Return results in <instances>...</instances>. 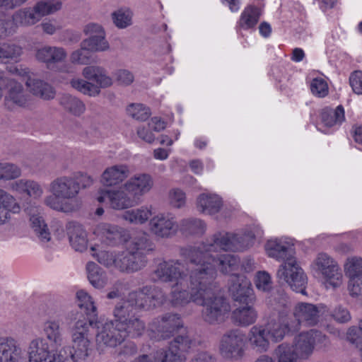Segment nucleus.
Here are the masks:
<instances>
[{
	"label": "nucleus",
	"mask_w": 362,
	"mask_h": 362,
	"mask_svg": "<svg viewBox=\"0 0 362 362\" xmlns=\"http://www.w3.org/2000/svg\"><path fill=\"white\" fill-rule=\"evenodd\" d=\"M255 233L252 230L243 233H233L218 231L196 245H187L180 249L182 258L192 263H199L207 256L220 251H242L252 246Z\"/></svg>",
	"instance_id": "nucleus-1"
},
{
	"label": "nucleus",
	"mask_w": 362,
	"mask_h": 362,
	"mask_svg": "<svg viewBox=\"0 0 362 362\" xmlns=\"http://www.w3.org/2000/svg\"><path fill=\"white\" fill-rule=\"evenodd\" d=\"M265 250L269 257L284 261L277 271V278L286 282L293 291L305 294L307 277L294 257L293 245L282 239H272L267 242Z\"/></svg>",
	"instance_id": "nucleus-2"
},
{
	"label": "nucleus",
	"mask_w": 362,
	"mask_h": 362,
	"mask_svg": "<svg viewBox=\"0 0 362 362\" xmlns=\"http://www.w3.org/2000/svg\"><path fill=\"white\" fill-rule=\"evenodd\" d=\"M270 312L269 320L264 326L270 341L278 343L286 334L298 331V322L291 323L287 317L288 298L283 291L272 293L267 300Z\"/></svg>",
	"instance_id": "nucleus-3"
},
{
	"label": "nucleus",
	"mask_w": 362,
	"mask_h": 362,
	"mask_svg": "<svg viewBox=\"0 0 362 362\" xmlns=\"http://www.w3.org/2000/svg\"><path fill=\"white\" fill-rule=\"evenodd\" d=\"M67 320L74 322L71 328L72 347L61 349L57 354L50 356L43 362H81L88 356L90 341L87 333L90 322L80 314H68Z\"/></svg>",
	"instance_id": "nucleus-4"
},
{
	"label": "nucleus",
	"mask_w": 362,
	"mask_h": 362,
	"mask_svg": "<svg viewBox=\"0 0 362 362\" xmlns=\"http://www.w3.org/2000/svg\"><path fill=\"white\" fill-rule=\"evenodd\" d=\"M200 298L196 305L203 307L201 316L204 322L216 325L223 322L228 317L230 305L227 299L221 294L218 284L205 285Z\"/></svg>",
	"instance_id": "nucleus-5"
},
{
	"label": "nucleus",
	"mask_w": 362,
	"mask_h": 362,
	"mask_svg": "<svg viewBox=\"0 0 362 362\" xmlns=\"http://www.w3.org/2000/svg\"><path fill=\"white\" fill-rule=\"evenodd\" d=\"M50 195L45 198V204L53 210L69 213L76 209L74 202L78 197V185L72 177L63 175L49 184Z\"/></svg>",
	"instance_id": "nucleus-6"
},
{
	"label": "nucleus",
	"mask_w": 362,
	"mask_h": 362,
	"mask_svg": "<svg viewBox=\"0 0 362 362\" xmlns=\"http://www.w3.org/2000/svg\"><path fill=\"white\" fill-rule=\"evenodd\" d=\"M62 7L60 1H51L40 0L33 6H27L16 11L11 16V20L7 19L10 36L17 33L20 27H31L48 15L59 11Z\"/></svg>",
	"instance_id": "nucleus-7"
},
{
	"label": "nucleus",
	"mask_w": 362,
	"mask_h": 362,
	"mask_svg": "<svg viewBox=\"0 0 362 362\" xmlns=\"http://www.w3.org/2000/svg\"><path fill=\"white\" fill-rule=\"evenodd\" d=\"M189 276L174 284L169 295V302L173 307H183L189 303L197 304L200 294L207 283L195 267L189 270Z\"/></svg>",
	"instance_id": "nucleus-8"
},
{
	"label": "nucleus",
	"mask_w": 362,
	"mask_h": 362,
	"mask_svg": "<svg viewBox=\"0 0 362 362\" xmlns=\"http://www.w3.org/2000/svg\"><path fill=\"white\" fill-rule=\"evenodd\" d=\"M83 78H74L70 81L71 86L79 93L89 97H97L101 88L112 85V79L107 76L104 68L99 66H87L83 69Z\"/></svg>",
	"instance_id": "nucleus-9"
},
{
	"label": "nucleus",
	"mask_w": 362,
	"mask_h": 362,
	"mask_svg": "<svg viewBox=\"0 0 362 362\" xmlns=\"http://www.w3.org/2000/svg\"><path fill=\"white\" fill-rule=\"evenodd\" d=\"M196 266L199 273L209 284H217L215 279L217 276V271L219 270L223 274H235L237 271L240 260L235 255L224 254L221 255L207 256L199 263H192Z\"/></svg>",
	"instance_id": "nucleus-10"
},
{
	"label": "nucleus",
	"mask_w": 362,
	"mask_h": 362,
	"mask_svg": "<svg viewBox=\"0 0 362 362\" xmlns=\"http://www.w3.org/2000/svg\"><path fill=\"white\" fill-rule=\"evenodd\" d=\"M218 354L228 361H237L243 358L247 350V336L238 328L224 332L218 341Z\"/></svg>",
	"instance_id": "nucleus-11"
},
{
	"label": "nucleus",
	"mask_w": 362,
	"mask_h": 362,
	"mask_svg": "<svg viewBox=\"0 0 362 362\" xmlns=\"http://www.w3.org/2000/svg\"><path fill=\"white\" fill-rule=\"evenodd\" d=\"M127 298L135 311H148L163 305L168 297L162 288L144 286L129 292Z\"/></svg>",
	"instance_id": "nucleus-12"
},
{
	"label": "nucleus",
	"mask_w": 362,
	"mask_h": 362,
	"mask_svg": "<svg viewBox=\"0 0 362 362\" xmlns=\"http://www.w3.org/2000/svg\"><path fill=\"white\" fill-rule=\"evenodd\" d=\"M185 263L180 259H170L160 262L153 274L154 281H160L164 283L176 284L189 276V270L194 269L196 266L189 261L183 258Z\"/></svg>",
	"instance_id": "nucleus-13"
},
{
	"label": "nucleus",
	"mask_w": 362,
	"mask_h": 362,
	"mask_svg": "<svg viewBox=\"0 0 362 362\" xmlns=\"http://www.w3.org/2000/svg\"><path fill=\"white\" fill-rule=\"evenodd\" d=\"M2 82L6 89L4 103L7 110H30L34 107V98L21 83L8 77H5Z\"/></svg>",
	"instance_id": "nucleus-14"
},
{
	"label": "nucleus",
	"mask_w": 362,
	"mask_h": 362,
	"mask_svg": "<svg viewBox=\"0 0 362 362\" xmlns=\"http://www.w3.org/2000/svg\"><path fill=\"white\" fill-rule=\"evenodd\" d=\"M77 313L81 315L87 321L90 322L88 326L87 336L88 335L89 327L95 325L97 329L95 341L98 349L103 350L104 348H115L124 341V332H121L117 322L110 320L105 323L95 322L86 317L82 313L78 311H71L68 314Z\"/></svg>",
	"instance_id": "nucleus-15"
},
{
	"label": "nucleus",
	"mask_w": 362,
	"mask_h": 362,
	"mask_svg": "<svg viewBox=\"0 0 362 362\" xmlns=\"http://www.w3.org/2000/svg\"><path fill=\"white\" fill-rule=\"evenodd\" d=\"M329 341L327 336L317 329L300 332L295 337L293 346L301 360H307L313 354L316 347L327 346Z\"/></svg>",
	"instance_id": "nucleus-16"
},
{
	"label": "nucleus",
	"mask_w": 362,
	"mask_h": 362,
	"mask_svg": "<svg viewBox=\"0 0 362 362\" xmlns=\"http://www.w3.org/2000/svg\"><path fill=\"white\" fill-rule=\"evenodd\" d=\"M183 327V322L178 314L165 313L158 316L148 325L149 335L156 340L167 339Z\"/></svg>",
	"instance_id": "nucleus-17"
},
{
	"label": "nucleus",
	"mask_w": 362,
	"mask_h": 362,
	"mask_svg": "<svg viewBox=\"0 0 362 362\" xmlns=\"http://www.w3.org/2000/svg\"><path fill=\"white\" fill-rule=\"evenodd\" d=\"M148 230L156 238H171L178 232L177 218L171 212H160L149 220Z\"/></svg>",
	"instance_id": "nucleus-18"
},
{
	"label": "nucleus",
	"mask_w": 362,
	"mask_h": 362,
	"mask_svg": "<svg viewBox=\"0 0 362 362\" xmlns=\"http://www.w3.org/2000/svg\"><path fill=\"white\" fill-rule=\"evenodd\" d=\"M313 269L321 274L333 287L342 283V273L337 262L326 253H320L312 264Z\"/></svg>",
	"instance_id": "nucleus-19"
},
{
	"label": "nucleus",
	"mask_w": 362,
	"mask_h": 362,
	"mask_svg": "<svg viewBox=\"0 0 362 362\" xmlns=\"http://www.w3.org/2000/svg\"><path fill=\"white\" fill-rule=\"evenodd\" d=\"M98 202L105 203L114 210H124L134 206L137 202L124 187L101 189L97 197Z\"/></svg>",
	"instance_id": "nucleus-20"
},
{
	"label": "nucleus",
	"mask_w": 362,
	"mask_h": 362,
	"mask_svg": "<svg viewBox=\"0 0 362 362\" xmlns=\"http://www.w3.org/2000/svg\"><path fill=\"white\" fill-rule=\"evenodd\" d=\"M35 59L45 65L52 71L68 72V66H59L58 64L64 62L67 57V52L64 48L57 46L45 45L36 49Z\"/></svg>",
	"instance_id": "nucleus-21"
},
{
	"label": "nucleus",
	"mask_w": 362,
	"mask_h": 362,
	"mask_svg": "<svg viewBox=\"0 0 362 362\" xmlns=\"http://www.w3.org/2000/svg\"><path fill=\"white\" fill-rule=\"evenodd\" d=\"M228 291L235 301L250 304L255 303V296L250 281L243 274H231L228 280Z\"/></svg>",
	"instance_id": "nucleus-22"
},
{
	"label": "nucleus",
	"mask_w": 362,
	"mask_h": 362,
	"mask_svg": "<svg viewBox=\"0 0 362 362\" xmlns=\"http://www.w3.org/2000/svg\"><path fill=\"white\" fill-rule=\"evenodd\" d=\"M325 307L322 305H314L308 303H298L293 310L294 319L289 318L291 323L298 322V331L300 325L313 326L320 321V316L325 313Z\"/></svg>",
	"instance_id": "nucleus-23"
},
{
	"label": "nucleus",
	"mask_w": 362,
	"mask_h": 362,
	"mask_svg": "<svg viewBox=\"0 0 362 362\" xmlns=\"http://www.w3.org/2000/svg\"><path fill=\"white\" fill-rule=\"evenodd\" d=\"M48 318L42 325V332L51 347L57 349L62 346L64 340V330L59 312L48 313Z\"/></svg>",
	"instance_id": "nucleus-24"
},
{
	"label": "nucleus",
	"mask_w": 362,
	"mask_h": 362,
	"mask_svg": "<svg viewBox=\"0 0 362 362\" xmlns=\"http://www.w3.org/2000/svg\"><path fill=\"white\" fill-rule=\"evenodd\" d=\"M153 186V180L148 173H138L124 183V187L136 199L150 192Z\"/></svg>",
	"instance_id": "nucleus-25"
},
{
	"label": "nucleus",
	"mask_w": 362,
	"mask_h": 362,
	"mask_svg": "<svg viewBox=\"0 0 362 362\" xmlns=\"http://www.w3.org/2000/svg\"><path fill=\"white\" fill-rule=\"evenodd\" d=\"M94 234L101 243L109 246H115L125 240L123 229L109 223L98 224L94 230Z\"/></svg>",
	"instance_id": "nucleus-26"
},
{
	"label": "nucleus",
	"mask_w": 362,
	"mask_h": 362,
	"mask_svg": "<svg viewBox=\"0 0 362 362\" xmlns=\"http://www.w3.org/2000/svg\"><path fill=\"white\" fill-rule=\"evenodd\" d=\"M147 262L143 256H138L129 248L128 251L118 253L117 269L128 273L137 272L144 268Z\"/></svg>",
	"instance_id": "nucleus-27"
},
{
	"label": "nucleus",
	"mask_w": 362,
	"mask_h": 362,
	"mask_svg": "<svg viewBox=\"0 0 362 362\" xmlns=\"http://www.w3.org/2000/svg\"><path fill=\"white\" fill-rule=\"evenodd\" d=\"M29 93L33 96L37 97L45 100H52L56 95L54 88L47 82L32 76H28L25 81Z\"/></svg>",
	"instance_id": "nucleus-28"
},
{
	"label": "nucleus",
	"mask_w": 362,
	"mask_h": 362,
	"mask_svg": "<svg viewBox=\"0 0 362 362\" xmlns=\"http://www.w3.org/2000/svg\"><path fill=\"white\" fill-rule=\"evenodd\" d=\"M196 206L202 214L214 215L221 211L223 206V200L216 194L204 192L197 197Z\"/></svg>",
	"instance_id": "nucleus-29"
},
{
	"label": "nucleus",
	"mask_w": 362,
	"mask_h": 362,
	"mask_svg": "<svg viewBox=\"0 0 362 362\" xmlns=\"http://www.w3.org/2000/svg\"><path fill=\"white\" fill-rule=\"evenodd\" d=\"M26 211L30 216V226L40 242L43 244L49 243L51 240V234L39 209L30 207L27 208Z\"/></svg>",
	"instance_id": "nucleus-30"
},
{
	"label": "nucleus",
	"mask_w": 362,
	"mask_h": 362,
	"mask_svg": "<svg viewBox=\"0 0 362 362\" xmlns=\"http://www.w3.org/2000/svg\"><path fill=\"white\" fill-rule=\"evenodd\" d=\"M9 188L13 192L21 194H25L35 199L41 198L44 193L42 187L33 180H17L10 183Z\"/></svg>",
	"instance_id": "nucleus-31"
},
{
	"label": "nucleus",
	"mask_w": 362,
	"mask_h": 362,
	"mask_svg": "<svg viewBox=\"0 0 362 362\" xmlns=\"http://www.w3.org/2000/svg\"><path fill=\"white\" fill-rule=\"evenodd\" d=\"M247 339L257 352L264 353L269 349L270 340L263 325L252 326L248 332Z\"/></svg>",
	"instance_id": "nucleus-32"
},
{
	"label": "nucleus",
	"mask_w": 362,
	"mask_h": 362,
	"mask_svg": "<svg viewBox=\"0 0 362 362\" xmlns=\"http://www.w3.org/2000/svg\"><path fill=\"white\" fill-rule=\"evenodd\" d=\"M129 168L126 165H115L107 168L101 175L104 186L112 187L122 183L129 175Z\"/></svg>",
	"instance_id": "nucleus-33"
},
{
	"label": "nucleus",
	"mask_w": 362,
	"mask_h": 362,
	"mask_svg": "<svg viewBox=\"0 0 362 362\" xmlns=\"http://www.w3.org/2000/svg\"><path fill=\"white\" fill-rule=\"evenodd\" d=\"M67 234L71 247L78 252L86 250L88 239L86 230L78 223L71 221L66 225Z\"/></svg>",
	"instance_id": "nucleus-34"
},
{
	"label": "nucleus",
	"mask_w": 362,
	"mask_h": 362,
	"mask_svg": "<svg viewBox=\"0 0 362 362\" xmlns=\"http://www.w3.org/2000/svg\"><path fill=\"white\" fill-rule=\"evenodd\" d=\"M21 349L11 337H0V362H18Z\"/></svg>",
	"instance_id": "nucleus-35"
},
{
	"label": "nucleus",
	"mask_w": 362,
	"mask_h": 362,
	"mask_svg": "<svg viewBox=\"0 0 362 362\" xmlns=\"http://www.w3.org/2000/svg\"><path fill=\"white\" fill-rule=\"evenodd\" d=\"M20 211V205L16 198L0 188V224H4L11 218V214Z\"/></svg>",
	"instance_id": "nucleus-36"
},
{
	"label": "nucleus",
	"mask_w": 362,
	"mask_h": 362,
	"mask_svg": "<svg viewBox=\"0 0 362 362\" xmlns=\"http://www.w3.org/2000/svg\"><path fill=\"white\" fill-rule=\"evenodd\" d=\"M257 317V310L250 304L240 305L234 309L231 313L232 321L240 327H247L254 324Z\"/></svg>",
	"instance_id": "nucleus-37"
},
{
	"label": "nucleus",
	"mask_w": 362,
	"mask_h": 362,
	"mask_svg": "<svg viewBox=\"0 0 362 362\" xmlns=\"http://www.w3.org/2000/svg\"><path fill=\"white\" fill-rule=\"evenodd\" d=\"M49 342L44 338L37 337L33 339L28 347L30 362H43L52 356L49 350Z\"/></svg>",
	"instance_id": "nucleus-38"
},
{
	"label": "nucleus",
	"mask_w": 362,
	"mask_h": 362,
	"mask_svg": "<svg viewBox=\"0 0 362 362\" xmlns=\"http://www.w3.org/2000/svg\"><path fill=\"white\" fill-rule=\"evenodd\" d=\"M206 230L204 221L197 218H186L178 222V230L186 236L202 235Z\"/></svg>",
	"instance_id": "nucleus-39"
},
{
	"label": "nucleus",
	"mask_w": 362,
	"mask_h": 362,
	"mask_svg": "<svg viewBox=\"0 0 362 362\" xmlns=\"http://www.w3.org/2000/svg\"><path fill=\"white\" fill-rule=\"evenodd\" d=\"M129 248L138 256H143L144 259H147L146 255L154 251L155 244L148 234L143 233L132 240Z\"/></svg>",
	"instance_id": "nucleus-40"
},
{
	"label": "nucleus",
	"mask_w": 362,
	"mask_h": 362,
	"mask_svg": "<svg viewBox=\"0 0 362 362\" xmlns=\"http://www.w3.org/2000/svg\"><path fill=\"white\" fill-rule=\"evenodd\" d=\"M121 332H124V339L127 337H136L141 336L145 329V323L139 317L134 315L125 320L123 322H117Z\"/></svg>",
	"instance_id": "nucleus-41"
},
{
	"label": "nucleus",
	"mask_w": 362,
	"mask_h": 362,
	"mask_svg": "<svg viewBox=\"0 0 362 362\" xmlns=\"http://www.w3.org/2000/svg\"><path fill=\"white\" fill-rule=\"evenodd\" d=\"M86 271L88 281L94 288L101 289L107 285L108 278L106 272L96 263L88 262Z\"/></svg>",
	"instance_id": "nucleus-42"
},
{
	"label": "nucleus",
	"mask_w": 362,
	"mask_h": 362,
	"mask_svg": "<svg viewBox=\"0 0 362 362\" xmlns=\"http://www.w3.org/2000/svg\"><path fill=\"white\" fill-rule=\"evenodd\" d=\"M260 10L255 6H246L237 23V27L243 30L254 28L259 21Z\"/></svg>",
	"instance_id": "nucleus-43"
},
{
	"label": "nucleus",
	"mask_w": 362,
	"mask_h": 362,
	"mask_svg": "<svg viewBox=\"0 0 362 362\" xmlns=\"http://www.w3.org/2000/svg\"><path fill=\"white\" fill-rule=\"evenodd\" d=\"M23 53L21 46L12 42L0 43V64L18 62Z\"/></svg>",
	"instance_id": "nucleus-44"
},
{
	"label": "nucleus",
	"mask_w": 362,
	"mask_h": 362,
	"mask_svg": "<svg viewBox=\"0 0 362 362\" xmlns=\"http://www.w3.org/2000/svg\"><path fill=\"white\" fill-rule=\"evenodd\" d=\"M196 345V340L187 331L177 335L169 344L175 351L181 354L188 353Z\"/></svg>",
	"instance_id": "nucleus-45"
},
{
	"label": "nucleus",
	"mask_w": 362,
	"mask_h": 362,
	"mask_svg": "<svg viewBox=\"0 0 362 362\" xmlns=\"http://www.w3.org/2000/svg\"><path fill=\"white\" fill-rule=\"evenodd\" d=\"M151 215V207L142 206L139 208L126 211L122 214V218L132 224L142 225L146 223Z\"/></svg>",
	"instance_id": "nucleus-46"
},
{
	"label": "nucleus",
	"mask_w": 362,
	"mask_h": 362,
	"mask_svg": "<svg viewBox=\"0 0 362 362\" xmlns=\"http://www.w3.org/2000/svg\"><path fill=\"white\" fill-rule=\"evenodd\" d=\"M59 104L70 114L79 117L86 111L84 103L76 96L64 94L59 98Z\"/></svg>",
	"instance_id": "nucleus-47"
},
{
	"label": "nucleus",
	"mask_w": 362,
	"mask_h": 362,
	"mask_svg": "<svg viewBox=\"0 0 362 362\" xmlns=\"http://www.w3.org/2000/svg\"><path fill=\"white\" fill-rule=\"evenodd\" d=\"M184 354L177 353L170 346L158 349L151 354V362H185Z\"/></svg>",
	"instance_id": "nucleus-48"
},
{
	"label": "nucleus",
	"mask_w": 362,
	"mask_h": 362,
	"mask_svg": "<svg viewBox=\"0 0 362 362\" xmlns=\"http://www.w3.org/2000/svg\"><path fill=\"white\" fill-rule=\"evenodd\" d=\"M344 119V109L342 105H338L334 110L325 107L321 112L322 122L327 127L341 124Z\"/></svg>",
	"instance_id": "nucleus-49"
},
{
	"label": "nucleus",
	"mask_w": 362,
	"mask_h": 362,
	"mask_svg": "<svg viewBox=\"0 0 362 362\" xmlns=\"http://www.w3.org/2000/svg\"><path fill=\"white\" fill-rule=\"evenodd\" d=\"M21 168L13 163L0 161V180L9 181L21 177Z\"/></svg>",
	"instance_id": "nucleus-50"
},
{
	"label": "nucleus",
	"mask_w": 362,
	"mask_h": 362,
	"mask_svg": "<svg viewBox=\"0 0 362 362\" xmlns=\"http://www.w3.org/2000/svg\"><path fill=\"white\" fill-rule=\"evenodd\" d=\"M78 306L84 309L86 314L90 317L97 315V309L91 296L85 291L81 290L76 293Z\"/></svg>",
	"instance_id": "nucleus-51"
},
{
	"label": "nucleus",
	"mask_w": 362,
	"mask_h": 362,
	"mask_svg": "<svg viewBox=\"0 0 362 362\" xmlns=\"http://www.w3.org/2000/svg\"><path fill=\"white\" fill-rule=\"evenodd\" d=\"M344 272L349 279L362 278V258L360 257L347 258L344 264Z\"/></svg>",
	"instance_id": "nucleus-52"
},
{
	"label": "nucleus",
	"mask_w": 362,
	"mask_h": 362,
	"mask_svg": "<svg viewBox=\"0 0 362 362\" xmlns=\"http://www.w3.org/2000/svg\"><path fill=\"white\" fill-rule=\"evenodd\" d=\"M90 249L93 252L92 255L96 258L100 264L107 268L115 267L117 269L118 253L105 250L95 253L94 252L96 250L95 246L91 247Z\"/></svg>",
	"instance_id": "nucleus-53"
},
{
	"label": "nucleus",
	"mask_w": 362,
	"mask_h": 362,
	"mask_svg": "<svg viewBox=\"0 0 362 362\" xmlns=\"http://www.w3.org/2000/svg\"><path fill=\"white\" fill-rule=\"evenodd\" d=\"M134 311L133 307L129 303V300L126 298L118 302L114 310L113 315L115 320L113 322H123L131 317V314Z\"/></svg>",
	"instance_id": "nucleus-54"
},
{
	"label": "nucleus",
	"mask_w": 362,
	"mask_h": 362,
	"mask_svg": "<svg viewBox=\"0 0 362 362\" xmlns=\"http://www.w3.org/2000/svg\"><path fill=\"white\" fill-rule=\"evenodd\" d=\"M83 46L91 52H105L109 49L110 45L105 39V34L92 36L82 41Z\"/></svg>",
	"instance_id": "nucleus-55"
},
{
	"label": "nucleus",
	"mask_w": 362,
	"mask_h": 362,
	"mask_svg": "<svg viewBox=\"0 0 362 362\" xmlns=\"http://www.w3.org/2000/svg\"><path fill=\"white\" fill-rule=\"evenodd\" d=\"M127 114L134 119L145 121L151 115L148 107L142 104H131L127 108Z\"/></svg>",
	"instance_id": "nucleus-56"
},
{
	"label": "nucleus",
	"mask_w": 362,
	"mask_h": 362,
	"mask_svg": "<svg viewBox=\"0 0 362 362\" xmlns=\"http://www.w3.org/2000/svg\"><path fill=\"white\" fill-rule=\"evenodd\" d=\"M112 16L115 25L119 28H125L132 25V13L128 9H119Z\"/></svg>",
	"instance_id": "nucleus-57"
},
{
	"label": "nucleus",
	"mask_w": 362,
	"mask_h": 362,
	"mask_svg": "<svg viewBox=\"0 0 362 362\" xmlns=\"http://www.w3.org/2000/svg\"><path fill=\"white\" fill-rule=\"evenodd\" d=\"M254 281L256 288L260 291L268 292L272 288V278L267 272H257L255 274Z\"/></svg>",
	"instance_id": "nucleus-58"
},
{
	"label": "nucleus",
	"mask_w": 362,
	"mask_h": 362,
	"mask_svg": "<svg viewBox=\"0 0 362 362\" xmlns=\"http://www.w3.org/2000/svg\"><path fill=\"white\" fill-rule=\"evenodd\" d=\"M90 50L81 43V48L73 52L70 56L71 62L74 64H88L90 62Z\"/></svg>",
	"instance_id": "nucleus-59"
},
{
	"label": "nucleus",
	"mask_w": 362,
	"mask_h": 362,
	"mask_svg": "<svg viewBox=\"0 0 362 362\" xmlns=\"http://www.w3.org/2000/svg\"><path fill=\"white\" fill-rule=\"evenodd\" d=\"M347 339L362 351V319L358 322V327H351L349 329Z\"/></svg>",
	"instance_id": "nucleus-60"
},
{
	"label": "nucleus",
	"mask_w": 362,
	"mask_h": 362,
	"mask_svg": "<svg viewBox=\"0 0 362 362\" xmlns=\"http://www.w3.org/2000/svg\"><path fill=\"white\" fill-rule=\"evenodd\" d=\"M310 90L314 95L318 98H324L328 94L329 91L327 83L322 78H315L311 81Z\"/></svg>",
	"instance_id": "nucleus-61"
},
{
	"label": "nucleus",
	"mask_w": 362,
	"mask_h": 362,
	"mask_svg": "<svg viewBox=\"0 0 362 362\" xmlns=\"http://www.w3.org/2000/svg\"><path fill=\"white\" fill-rule=\"evenodd\" d=\"M169 201L173 207L180 209L185 205L186 194L179 188L173 189L169 192Z\"/></svg>",
	"instance_id": "nucleus-62"
},
{
	"label": "nucleus",
	"mask_w": 362,
	"mask_h": 362,
	"mask_svg": "<svg viewBox=\"0 0 362 362\" xmlns=\"http://www.w3.org/2000/svg\"><path fill=\"white\" fill-rule=\"evenodd\" d=\"M75 183L78 185V194H79L80 189H86L90 187L93 185V180L90 175L86 173L77 172L72 176Z\"/></svg>",
	"instance_id": "nucleus-63"
},
{
	"label": "nucleus",
	"mask_w": 362,
	"mask_h": 362,
	"mask_svg": "<svg viewBox=\"0 0 362 362\" xmlns=\"http://www.w3.org/2000/svg\"><path fill=\"white\" fill-rule=\"evenodd\" d=\"M349 83L356 94H362V71H354L349 77Z\"/></svg>",
	"instance_id": "nucleus-64"
}]
</instances>
